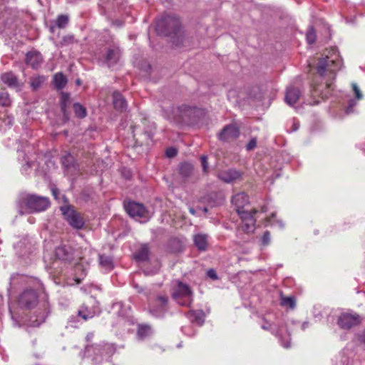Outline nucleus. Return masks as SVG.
<instances>
[{
  "instance_id": "obj_1",
  "label": "nucleus",
  "mask_w": 365,
  "mask_h": 365,
  "mask_svg": "<svg viewBox=\"0 0 365 365\" xmlns=\"http://www.w3.org/2000/svg\"><path fill=\"white\" fill-rule=\"evenodd\" d=\"M341 59L335 48H327L318 58L316 70L318 74L312 85V96L327 99L333 91V83L340 69Z\"/></svg>"
},
{
  "instance_id": "obj_2",
  "label": "nucleus",
  "mask_w": 365,
  "mask_h": 365,
  "mask_svg": "<svg viewBox=\"0 0 365 365\" xmlns=\"http://www.w3.org/2000/svg\"><path fill=\"white\" fill-rule=\"evenodd\" d=\"M156 31L160 35L172 36L176 46L183 43L185 36L181 33L180 21L175 15L165 14L162 16L156 23Z\"/></svg>"
},
{
  "instance_id": "obj_3",
  "label": "nucleus",
  "mask_w": 365,
  "mask_h": 365,
  "mask_svg": "<svg viewBox=\"0 0 365 365\" xmlns=\"http://www.w3.org/2000/svg\"><path fill=\"white\" fill-rule=\"evenodd\" d=\"M232 202L242 220L241 230L249 233L250 222L251 220V205L249 196L245 192L238 193L233 196Z\"/></svg>"
},
{
  "instance_id": "obj_4",
  "label": "nucleus",
  "mask_w": 365,
  "mask_h": 365,
  "mask_svg": "<svg viewBox=\"0 0 365 365\" xmlns=\"http://www.w3.org/2000/svg\"><path fill=\"white\" fill-rule=\"evenodd\" d=\"M88 355L91 357L96 365L101 364L103 361L108 359L115 351L112 344L101 342L88 345L86 348Z\"/></svg>"
},
{
  "instance_id": "obj_5",
  "label": "nucleus",
  "mask_w": 365,
  "mask_h": 365,
  "mask_svg": "<svg viewBox=\"0 0 365 365\" xmlns=\"http://www.w3.org/2000/svg\"><path fill=\"white\" fill-rule=\"evenodd\" d=\"M19 203L29 212H38L46 210L50 205L48 197L31 194H24L21 196Z\"/></svg>"
},
{
  "instance_id": "obj_6",
  "label": "nucleus",
  "mask_w": 365,
  "mask_h": 365,
  "mask_svg": "<svg viewBox=\"0 0 365 365\" xmlns=\"http://www.w3.org/2000/svg\"><path fill=\"white\" fill-rule=\"evenodd\" d=\"M173 297L177 303L181 306L188 307L192 302V292L190 287L180 281L176 283Z\"/></svg>"
},
{
  "instance_id": "obj_7",
  "label": "nucleus",
  "mask_w": 365,
  "mask_h": 365,
  "mask_svg": "<svg viewBox=\"0 0 365 365\" xmlns=\"http://www.w3.org/2000/svg\"><path fill=\"white\" fill-rule=\"evenodd\" d=\"M124 207L127 213L133 218L140 222L147 221L150 215L143 204L135 202L124 203Z\"/></svg>"
},
{
  "instance_id": "obj_8",
  "label": "nucleus",
  "mask_w": 365,
  "mask_h": 365,
  "mask_svg": "<svg viewBox=\"0 0 365 365\" xmlns=\"http://www.w3.org/2000/svg\"><path fill=\"white\" fill-rule=\"evenodd\" d=\"M62 214L71 226L76 229H81L84 225V220L81 214L73 207L66 205L61 207Z\"/></svg>"
},
{
  "instance_id": "obj_9",
  "label": "nucleus",
  "mask_w": 365,
  "mask_h": 365,
  "mask_svg": "<svg viewBox=\"0 0 365 365\" xmlns=\"http://www.w3.org/2000/svg\"><path fill=\"white\" fill-rule=\"evenodd\" d=\"M166 118L171 120H185L186 117L190 118L195 112V108L186 105H182L178 108H171V110H165Z\"/></svg>"
},
{
  "instance_id": "obj_10",
  "label": "nucleus",
  "mask_w": 365,
  "mask_h": 365,
  "mask_svg": "<svg viewBox=\"0 0 365 365\" xmlns=\"http://www.w3.org/2000/svg\"><path fill=\"white\" fill-rule=\"evenodd\" d=\"M168 297L159 296L149 306V312L155 317H163L167 311Z\"/></svg>"
},
{
  "instance_id": "obj_11",
  "label": "nucleus",
  "mask_w": 365,
  "mask_h": 365,
  "mask_svg": "<svg viewBox=\"0 0 365 365\" xmlns=\"http://www.w3.org/2000/svg\"><path fill=\"white\" fill-rule=\"evenodd\" d=\"M361 322V319L359 314H349V313H343L341 314L338 319V324L339 326L345 329H349L353 327L358 325Z\"/></svg>"
},
{
  "instance_id": "obj_12",
  "label": "nucleus",
  "mask_w": 365,
  "mask_h": 365,
  "mask_svg": "<svg viewBox=\"0 0 365 365\" xmlns=\"http://www.w3.org/2000/svg\"><path fill=\"white\" fill-rule=\"evenodd\" d=\"M242 173L235 170L228 169L220 171L217 178L226 183H233L242 179Z\"/></svg>"
},
{
  "instance_id": "obj_13",
  "label": "nucleus",
  "mask_w": 365,
  "mask_h": 365,
  "mask_svg": "<svg viewBox=\"0 0 365 365\" xmlns=\"http://www.w3.org/2000/svg\"><path fill=\"white\" fill-rule=\"evenodd\" d=\"M38 302V297L34 290H26L19 297V303L28 309L34 307Z\"/></svg>"
},
{
  "instance_id": "obj_14",
  "label": "nucleus",
  "mask_w": 365,
  "mask_h": 365,
  "mask_svg": "<svg viewBox=\"0 0 365 365\" xmlns=\"http://www.w3.org/2000/svg\"><path fill=\"white\" fill-rule=\"evenodd\" d=\"M238 128L233 124L225 126L222 130L218 134V138L222 140H230L235 139L239 135Z\"/></svg>"
},
{
  "instance_id": "obj_15",
  "label": "nucleus",
  "mask_w": 365,
  "mask_h": 365,
  "mask_svg": "<svg viewBox=\"0 0 365 365\" xmlns=\"http://www.w3.org/2000/svg\"><path fill=\"white\" fill-rule=\"evenodd\" d=\"M120 51L118 47L113 46L108 48L105 56L104 62L111 67L117 63L120 58Z\"/></svg>"
},
{
  "instance_id": "obj_16",
  "label": "nucleus",
  "mask_w": 365,
  "mask_h": 365,
  "mask_svg": "<svg viewBox=\"0 0 365 365\" xmlns=\"http://www.w3.org/2000/svg\"><path fill=\"white\" fill-rule=\"evenodd\" d=\"M42 61V56L38 51H30L26 53V63L33 68L39 67Z\"/></svg>"
},
{
  "instance_id": "obj_17",
  "label": "nucleus",
  "mask_w": 365,
  "mask_h": 365,
  "mask_svg": "<svg viewBox=\"0 0 365 365\" xmlns=\"http://www.w3.org/2000/svg\"><path fill=\"white\" fill-rule=\"evenodd\" d=\"M267 92V86L265 84H261L259 86L255 85L252 86V101H257L258 103L257 106H259L263 99L264 98Z\"/></svg>"
},
{
  "instance_id": "obj_18",
  "label": "nucleus",
  "mask_w": 365,
  "mask_h": 365,
  "mask_svg": "<svg viewBox=\"0 0 365 365\" xmlns=\"http://www.w3.org/2000/svg\"><path fill=\"white\" fill-rule=\"evenodd\" d=\"M301 96V91L295 87H289L287 89L285 95V101L289 106H293L299 100Z\"/></svg>"
},
{
  "instance_id": "obj_19",
  "label": "nucleus",
  "mask_w": 365,
  "mask_h": 365,
  "mask_svg": "<svg viewBox=\"0 0 365 365\" xmlns=\"http://www.w3.org/2000/svg\"><path fill=\"white\" fill-rule=\"evenodd\" d=\"M113 103L117 110L120 112L126 110L127 102L121 93L118 91L113 93Z\"/></svg>"
},
{
  "instance_id": "obj_20",
  "label": "nucleus",
  "mask_w": 365,
  "mask_h": 365,
  "mask_svg": "<svg viewBox=\"0 0 365 365\" xmlns=\"http://www.w3.org/2000/svg\"><path fill=\"white\" fill-rule=\"evenodd\" d=\"M2 81L10 88H19V83L17 77L13 73H5L1 77Z\"/></svg>"
},
{
  "instance_id": "obj_21",
  "label": "nucleus",
  "mask_w": 365,
  "mask_h": 365,
  "mask_svg": "<svg viewBox=\"0 0 365 365\" xmlns=\"http://www.w3.org/2000/svg\"><path fill=\"white\" fill-rule=\"evenodd\" d=\"M55 255L61 260H69L71 259V249L66 245L58 247L55 250Z\"/></svg>"
},
{
  "instance_id": "obj_22",
  "label": "nucleus",
  "mask_w": 365,
  "mask_h": 365,
  "mask_svg": "<svg viewBox=\"0 0 365 365\" xmlns=\"http://www.w3.org/2000/svg\"><path fill=\"white\" fill-rule=\"evenodd\" d=\"M187 317L192 322L202 325L205 321V313L202 310H192L187 313Z\"/></svg>"
},
{
  "instance_id": "obj_23",
  "label": "nucleus",
  "mask_w": 365,
  "mask_h": 365,
  "mask_svg": "<svg viewBox=\"0 0 365 365\" xmlns=\"http://www.w3.org/2000/svg\"><path fill=\"white\" fill-rule=\"evenodd\" d=\"M195 245L200 250H205L207 247V235L205 234H196L193 236Z\"/></svg>"
},
{
  "instance_id": "obj_24",
  "label": "nucleus",
  "mask_w": 365,
  "mask_h": 365,
  "mask_svg": "<svg viewBox=\"0 0 365 365\" xmlns=\"http://www.w3.org/2000/svg\"><path fill=\"white\" fill-rule=\"evenodd\" d=\"M148 257L149 247L147 245H142L135 254V259L139 262H145L148 259Z\"/></svg>"
},
{
  "instance_id": "obj_25",
  "label": "nucleus",
  "mask_w": 365,
  "mask_h": 365,
  "mask_svg": "<svg viewBox=\"0 0 365 365\" xmlns=\"http://www.w3.org/2000/svg\"><path fill=\"white\" fill-rule=\"evenodd\" d=\"M280 304L284 307L294 309L296 306V299L293 296L286 297L282 293L280 294Z\"/></svg>"
},
{
  "instance_id": "obj_26",
  "label": "nucleus",
  "mask_w": 365,
  "mask_h": 365,
  "mask_svg": "<svg viewBox=\"0 0 365 365\" xmlns=\"http://www.w3.org/2000/svg\"><path fill=\"white\" fill-rule=\"evenodd\" d=\"M99 263L103 268L107 270H110L113 268V259L109 256L105 255H99Z\"/></svg>"
},
{
  "instance_id": "obj_27",
  "label": "nucleus",
  "mask_w": 365,
  "mask_h": 365,
  "mask_svg": "<svg viewBox=\"0 0 365 365\" xmlns=\"http://www.w3.org/2000/svg\"><path fill=\"white\" fill-rule=\"evenodd\" d=\"M96 314V312L93 310L89 309L87 307H81L78 310V315L82 317L84 320H88L93 318Z\"/></svg>"
},
{
  "instance_id": "obj_28",
  "label": "nucleus",
  "mask_w": 365,
  "mask_h": 365,
  "mask_svg": "<svg viewBox=\"0 0 365 365\" xmlns=\"http://www.w3.org/2000/svg\"><path fill=\"white\" fill-rule=\"evenodd\" d=\"M66 83L67 79L61 73H56L54 76V84L57 88L61 89L64 88Z\"/></svg>"
},
{
  "instance_id": "obj_29",
  "label": "nucleus",
  "mask_w": 365,
  "mask_h": 365,
  "mask_svg": "<svg viewBox=\"0 0 365 365\" xmlns=\"http://www.w3.org/2000/svg\"><path fill=\"white\" fill-rule=\"evenodd\" d=\"M193 170V166L188 163H184L180 165V173L185 178L189 177Z\"/></svg>"
},
{
  "instance_id": "obj_30",
  "label": "nucleus",
  "mask_w": 365,
  "mask_h": 365,
  "mask_svg": "<svg viewBox=\"0 0 365 365\" xmlns=\"http://www.w3.org/2000/svg\"><path fill=\"white\" fill-rule=\"evenodd\" d=\"M151 332L150 327L148 325H140L138 327L137 335L139 339H143L148 336Z\"/></svg>"
},
{
  "instance_id": "obj_31",
  "label": "nucleus",
  "mask_w": 365,
  "mask_h": 365,
  "mask_svg": "<svg viewBox=\"0 0 365 365\" xmlns=\"http://www.w3.org/2000/svg\"><path fill=\"white\" fill-rule=\"evenodd\" d=\"M11 104V99L9 93L5 90L0 91V106H9Z\"/></svg>"
},
{
  "instance_id": "obj_32",
  "label": "nucleus",
  "mask_w": 365,
  "mask_h": 365,
  "mask_svg": "<svg viewBox=\"0 0 365 365\" xmlns=\"http://www.w3.org/2000/svg\"><path fill=\"white\" fill-rule=\"evenodd\" d=\"M44 81L45 78L43 76L33 77L31 79V86L33 88V89L36 90L41 87Z\"/></svg>"
},
{
  "instance_id": "obj_33",
  "label": "nucleus",
  "mask_w": 365,
  "mask_h": 365,
  "mask_svg": "<svg viewBox=\"0 0 365 365\" xmlns=\"http://www.w3.org/2000/svg\"><path fill=\"white\" fill-rule=\"evenodd\" d=\"M74 113L78 118H84L86 115V108L80 103H75L73 105Z\"/></svg>"
},
{
  "instance_id": "obj_34",
  "label": "nucleus",
  "mask_w": 365,
  "mask_h": 365,
  "mask_svg": "<svg viewBox=\"0 0 365 365\" xmlns=\"http://www.w3.org/2000/svg\"><path fill=\"white\" fill-rule=\"evenodd\" d=\"M47 314H42L41 317H36V319H34V317H31L29 320V326L31 327H38L43 322H44Z\"/></svg>"
},
{
  "instance_id": "obj_35",
  "label": "nucleus",
  "mask_w": 365,
  "mask_h": 365,
  "mask_svg": "<svg viewBox=\"0 0 365 365\" xmlns=\"http://www.w3.org/2000/svg\"><path fill=\"white\" fill-rule=\"evenodd\" d=\"M316 33L312 26L309 27L306 34V39L309 44H312L316 41Z\"/></svg>"
},
{
  "instance_id": "obj_36",
  "label": "nucleus",
  "mask_w": 365,
  "mask_h": 365,
  "mask_svg": "<svg viewBox=\"0 0 365 365\" xmlns=\"http://www.w3.org/2000/svg\"><path fill=\"white\" fill-rule=\"evenodd\" d=\"M68 22V17L66 15H60L56 19V24L59 28H64Z\"/></svg>"
},
{
  "instance_id": "obj_37",
  "label": "nucleus",
  "mask_w": 365,
  "mask_h": 365,
  "mask_svg": "<svg viewBox=\"0 0 365 365\" xmlns=\"http://www.w3.org/2000/svg\"><path fill=\"white\" fill-rule=\"evenodd\" d=\"M270 241V232L269 231H265L259 239L260 245L262 247L267 246L269 245Z\"/></svg>"
},
{
  "instance_id": "obj_38",
  "label": "nucleus",
  "mask_w": 365,
  "mask_h": 365,
  "mask_svg": "<svg viewBox=\"0 0 365 365\" xmlns=\"http://www.w3.org/2000/svg\"><path fill=\"white\" fill-rule=\"evenodd\" d=\"M155 130V123H150V125H148V128L145 130V135H147L148 139L151 140L153 138Z\"/></svg>"
},
{
  "instance_id": "obj_39",
  "label": "nucleus",
  "mask_w": 365,
  "mask_h": 365,
  "mask_svg": "<svg viewBox=\"0 0 365 365\" xmlns=\"http://www.w3.org/2000/svg\"><path fill=\"white\" fill-rule=\"evenodd\" d=\"M73 160V157L71 154H67L62 158V163L66 167H69Z\"/></svg>"
},
{
  "instance_id": "obj_40",
  "label": "nucleus",
  "mask_w": 365,
  "mask_h": 365,
  "mask_svg": "<svg viewBox=\"0 0 365 365\" xmlns=\"http://www.w3.org/2000/svg\"><path fill=\"white\" fill-rule=\"evenodd\" d=\"M101 6L104 9L115 8L114 0H101Z\"/></svg>"
},
{
  "instance_id": "obj_41",
  "label": "nucleus",
  "mask_w": 365,
  "mask_h": 365,
  "mask_svg": "<svg viewBox=\"0 0 365 365\" xmlns=\"http://www.w3.org/2000/svg\"><path fill=\"white\" fill-rule=\"evenodd\" d=\"M353 91L354 92L355 97L357 100H361L363 98V95L361 92L360 91L359 87L357 86L356 83H353L351 84Z\"/></svg>"
},
{
  "instance_id": "obj_42",
  "label": "nucleus",
  "mask_w": 365,
  "mask_h": 365,
  "mask_svg": "<svg viewBox=\"0 0 365 365\" xmlns=\"http://www.w3.org/2000/svg\"><path fill=\"white\" fill-rule=\"evenodd\" d=\"M200 160H201V165L202 167L203 172L205 173H207V170H208L207 158L205 155H202L201 157Z\"/></svg>"
},
{
  "instance_id": "obj_43",
  "label": "nucleus",
  "mask_w": 365,
  "mask_h": 365,
  "mask_svg": "<svg viewBox=\"0 0 365 365\" xmlns=\"http://www.w3.org/2000/svg\"><path fill=\"white\" fill-rule=\"evenodd\" d=\"M73 42H74L73 36H66L63 38L62 44L67 46V45L73 43Z\"/></svg>"
},
{
  "instance_id": "obj_44",
  "label": "nucleus",
  "mask_w": 365,
  "mask_h": 365,
  "mask_svg": "<svg viewBox=\"0 0 365 365\" xmlns=\"http://www.w3.org/2000/svg\"><path fill=\"white\" fill-rule=\"evenodd\" d=\"M207 275L208 277L213 280L217 279V275L216 272L213 269H210L207 272Z\"/></svg>"
},
{
  "instance_id": "obj_45",
  "label": "nucleus",
  "mask_w": 365,
  "mask_h": 365,
  "mask_svg": "<svg viewBox=\"0 0 365 365\" xmlns=\"http://www.w3.org/2000/svg\"><path fill=\"white\" fill-rule=\"evenodd\" d=\"M177 154V150L174 148H169L166 150V155L169 158H173Z\"/></svg>"
},
{
  "instance_id": "obj_46",
  "label": "nucleus",
  "mask_w": 365,
  "mask_h": 365,
  "mask_svg": "<svg viewBox=\"0 0 365 365\" xmlns=\"http://www.w3.org/2000/svg\"><path fill=\"white\" fill-rule=\"evenodd\" d=\"M275 215H276V214H275L274 212H272V213L270 215V216H269V217H265V219H264V220H265V225H267L268 224H269V223H270V222H271V219H272V218H273V217H275Z\"/></svg>"
},
{
  "instance_id": "obj_47",
  "label": "nucleus",
  "mask_w": 365,
  "mask_h": 365,
  "mask_svg": "<svg viewBox=\"0 0 365 365\" xmlns=\"http://www.w3.org/2000/svg\"><path fill=\"white\" fill-rule=\"evenodd\" d=\"M124 0H114L115 2V6H118L120 5H122Z\"/></svg>"
},
{
  "instance_id": "obj_48",
  "label": "nucleus",
  "mask_w": 365,
  "mask_h": 365,
  "mask_svg": "<svg viewBox=\"0 0 365 365\" xmlns=\"http://www.w3.org/2000/svg\"><path fill=\"white\" fill-rule=\"evenodd\" d=\"M52 193L55 198H57V195L58 193V191L57 189L53 188L52 189Z\"/></svg>"
},
{
  "instance_id": "obj_49",
  "label": "nucleus",
  "mask_w": 365,
  "mask_h": 365,
  "mask_svg": "<svg viewBox=\"0 0 365 365\" xmlns=\"http://www.w3.org/2000/svg\"><path fill=\"white\" fill-rule=\"evenodd\" d=\"M93 336H94L93 333H89L87 334L86 338L88 340H90L93 337Z\"/></svg>"
},
{
  "instance_id": "obj_50",
  "label": "nucleus",
  "mask_w": 365,
  "mask_h": 365,
  "mask_svg": "<svg viewBox=\"0 0 365 365\" xmlns=\"http://www.w3.org/2000/svg\"><path fill=\"white\" fill-rule=\"evenodd\" d=\"M246 148H247V150H251V140L247 143Z\"/></svg>"
},
{
  "instance_id": "obj_51",
  "label": "nucleus",
  "mask_w": 365,
  "mask_h": 365,
  "mask_svg": "<svg viewBox=\"0 0 365 365\" xmlns=\"http://www.w3.org/2000/svg\"><path fill=\"white\" fill-rule=\"evenodd\" d=\"M252 149H253L256 146V138H252Z\"/></svg>"
},
{
  "instance_id": "obj_52",
  "label": "nucleus",
  "mask_w": 365,
  "mask_h": 365,
  "mask_svg": "<svg viewBox=\"0 0 365 365\" xmlns=\"http://www.w3.org/2000/svg\"><path fill=\"white\" fill-rule=\"evenodd\" d=\"M261 211H262V212H267V207L266 206H262V209H261Z\"/></svg>"
},
{
  "instance_id": "obj_53",
  "label": "nucleus",
  "mask_w": 365,
  "mask_h": 365,
  "mask_svg": "<svg viewBox=\"0 0 365 365\" xmlns=\"http://www.w3.org/2000/svg\"><path fill=\"white\" fill-rule=\"evenodd\" d=\"M361 340L363 342L365 343V331L363 333V334L361 335Z\"/></svg>"
},
{
  "instance_id": "obj_54",
  "label": "nucleus",
  "mask_w": 365,
  "mask_h": 365,
  "mask_svg": "<svg viewBox=\"0 0 365 365\" xmlns=\"http://www.w3.org/2000/svg\"><path fill=\"white\" fill-rule=\"evenodd\" d=\"M190 213H192V215H195V211L193 208H190Z\"/></svg>"
},
{
  "instance_id": "obj_55",
  "label": "nucleus",
  "mask_w": 365,
  "mask_h": 365,
  "mask_svg": "<svg viewBox=\"0 0 365 365\" xmlns=\"http://www.w3.org/2000/svg\"><path fill=\"white\" fill-rule=\"evenodd\" d=\"M257 212V210L256 209H252V216H253L254 215H255Z\"/></svg>"
},
{
  "instance_id": "obj_56",
  "label": "nucleus",
  "mask_w": 365,
  "mask_h": 365,
  "mask_svg": "<svg viewBox=\"0 0 365 365\" xmlns=\"http://www.w3.org/2000/svg\"><path fill=\"white\" fill-rule=\"evenodd\" d=\"M21 247V242L20 244L17 245V246L16 247V248L17 249V248H18V247Z\"/></svg>"
},
{
  "instance_id": "obj_57",
  "label": "nucleus",
  "mask_w": 365,
  "mask_h": 365,
  "mask_svg": "<svg viewBox=\"0 0 365 365\" xmlns=\"http://www.w3.org/2000/svg\"><path fill=\"white\" fill-rule=\"evenodd\" d=\"M205 212H207V208H205L204 209Z\"/></svg>"
}]
</instances>
